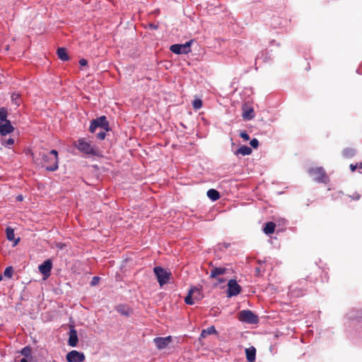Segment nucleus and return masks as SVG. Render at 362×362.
Returning <instances> with one entry per match:
<instances>
[{
    "mask_svg": "<svg viewBox=\"0 0 362 362\" xmlns=\"http://www.w3.org/2000/svg\"><path fill=\"white\" fill-rule=\"evenodd\" d=\"M37 160H42V165L45 167L48 171H55L58 168V152L56 150H52L49 152H39Z\"/></svg>",
    "mask_w": 362,
    "mask_h": 362,
    "instance_id": "obj_1",
    "label": "nucleus"
},
{
    "mask_svg": "<svg viewBox=\"0 0 362 362\" xmlns=\"http://www.w3.org/2000/svg\"><path fill=\"white\" fill-rule=\"evenodd\" d=\"M308 173L317 182L327 183L329 182V177L322 167L310 168Z\"/></svg>",
    "mask_w": 362,
    "mask_h": 362,
    "instance_id": "obj_2",
    "label": "nucleus"
},
{
    "mask_svg": "<svg viewBox=\"0 0 362 362\" xmlns=\"http://www.w3.org/2000/svg\"><path fill=\"white\" fill-rule=\"evenodd\" d=\"M75 146L82 153L95 156L97 154V150L90 144V141H87L86 139H79L75 141Z\"/></svg>",
    "mask_w": 362,
    "mask_h": 362,
    "instance_id": "obj_3",
    "label": "nucleus"
},
{
    "mask_svg": "<svg viewBox=\"0 0 362 362\" xmlns=\"http://www.w3.org/2000/svg\"><path fill=\"white\" fill-rule=\"evenodd\" d=\"M153 272L156 276L157 280L160 286H161L167 284L172 276L170 272H168L160 267H154Z\"/></svg>",
    "mask_w": 362,
    "mask_h": 362,
    "instance_id": "obj_4",
    "label": "nucleus"
},
{
    "mask_svg": "<svg viewBox=\"0 0 362 362\" xmlns=\"http://www.w3.org/2000/svg\"><path fill=\"white\" fill-rule=\"evenodd\" d=\"M98 127H100L105 131L110 130L109 122L105 116H101L92 120L89 127V131L91 133H94Z\"/></svg>",
    "mask_w": 362,
    "mask_h": 362,
    "instance_id": "obj_5",
    "label": "nucleus"
},
{
    "mask_svg": "<svg viewBox=\"0 0 362 362\" xmlns=\"http://www.w3.org/2000/svg\"><path fill=\"white\" fill-rule=\"evenodd\" d=\"M239 320L249 324H256L259 322L258 317L250 310H243L239 313Z\"/></svg>",
    "mask_w": 362,
    "mask_h": 362,
    "instance_id": "obj_6",
    "label": "nucleus"
},
{
    "mask_svg": "<svg viewBox=\"0 0 362 362\" xmlns=\"http://www.w3.org/2000/svg\"><path fill=\"white\" fill-rule=\"evenodd\" d=\"M202 298V294L200 289L197 287L192 288L187 296L185 298V302L188 305H193L194 300H200Z\"/></svg>",
    "mask_w": 362,
    "mask_h": 362,
    "instance_id": "obj_7",
    "label": "nucleus"
},
{
    "mask_svg": "<svg viewBox=\"0 0 362 362\" xmlns=\"http://www.w3.org/2000/svg\"><path fill=\"white\" fill-rule=\"evenodd\" d=\"M192 41L190 40L189 42H185V44L180 45V44H175L170 46V50L177 54H188L191 52V45Z\"/></svg>",
    "mask_w": 362,
    "mask_h": 362,
    "instance_id": "obj_8",
    "label": "nucleus"
},
{
    "mask_svg": "<svg viewBox=\"0 0 362 362\" xmlns=\"http://www.w3.org/2000/svg\"><path fill=\"white\" fill-rule=\"evenodd\" d=\"M241 291L240 286L237 283L236 280L230 279L228 283L227 296L228 297L238 295Z\"/></svg>",
    "mask_w": 362,
    "mask_h": 362,
    "instance_id": "obj_9",
    "label": "nucleus"
},
{
    "mask_svg": "<svg viewBox=\"0 0 362 362\" xmlns=\"http://www.w3.org/2000/svg\"><path fill=\"white\" fill-rule=\"evenodd\" d=\"M68 362H83L85 360V355L76 350L69 351L66 356Z\"/></svg>",
    "mask_w": 362,
    "mask_h": 362,
    "instance_id": "obj_10",
    "label": "nucleus"
},
{
    "mask_svg": "<svg viewBox=\"0 0 362 362\" xmlns=\"http://www.w3.org/2000/svg\"><path fill=\"white\" fill-rule=\"evenodd\" d=\"M227 269L226 267H214L211 271L209 277L211 279H216L220 283L224 282V280L219 279L218 276L226 274Z\"/></svg>",
    "mask_w": 362,
    "mask_h": 362,
    "instance_id": "obj_11",
    "label": "nucleus"
},
{
    "mask_svg": "<svg viewBox=\"0 0 362 362\" xmlns=\"http://www.w3.org/2000/svg\"><path fill=\"white\" fill-rule=\"evenodd\" d=\"M172 341L170 336L166 337H156L153 339V341L158 349H163L165 348Z\"/></svg>",
    "mask_w": 362,
    "mask_h": 362,
    "instance_id": "obj_12",
    "label": "nucleus"
},
{
    "mask_svg": "<svg viewBox=\"0 0 362 362\" xmlns=\"http://www.w3.org/2000/svg\"><path fill=\"white\" fill-rule=\"evenodd\" d=\"M52 268V262L51 259H47L39 266L40 272L44 276H49Z\"/></svg>",
    "mask_w": 362,
    "mask_h": 362,
    "instance_id": "obj_13",
    "label": "nucleus"
},
{
    "mask_svg": "<svg viewBox=\"0 0 362 362\" xmlns=\"http://www.w3.org/2000/svg\"><path fill=\"white\" fill-rule=\"evenodd\" d=\"M78 335L77 332L74 329H71L69 331V337L68 340V344L70 346L75 347L78 343Z\"/></svg>",
    "mask_w": 362,
    "mask_h": 362,
    "instance_id": "obj_14",
    "label": "nucleus"
},
{
    "mask_svg": "<svg viewBox=\"0 0 362 362\" xmlns=\"http://www.w3.org/2000/svg\"><path fill=\"white\" fill-rule=\"evenodd\" d=\"M115 310L117 313L127 317H129L132 314V310L129 306L125 305H118Z\"/></svg>",
    "mask_w": 362,
    "mask_h": 362,
    "instance_id": "obj_15",
    "label": "nucleus"
},
{
    "mask_svg": "<svg viewBox=\"0 0 362 362\" xmlns=\"http://www.w3.org/2000/svg\"><path fill=\"white\" fill-rule=\"evenodd\" d=\"M246 358L248 362H254L256 358V349L254 346L245 349Z\"/></svg>",
    "mask_w": 362,
    "mask_h": 362,
    "instance_id": "obj_16",
    "label": "nucleus"
},
{
    "mask_svg": "<svg viewBox=\"0 0 362 362\" xmlns=\"http://www.w3.org/2000/svg\"><path fill=\"white\" fill-rule=\"evenodd\" d=\"M6 238L8 240H14V245H16L20 241V238L15 239L14 230L13 228L8 227L6 229Z\"/></svg>",
    "mask_w": 362,
    "mask_h": 362,
    "instance_id": "obj_17",
    "label": "nucleus"
},
{
    "mask_svg": "<svg viewBox=\"0 0 362 362\" xmlns=\"http://www.w3.org/2000/svg\"><path fill=\"white\" fill-rule=\"evenodd\" d=\"M243 117L245 120H250L255 117L254 110L252 107H243V112L242 115Z\"/></svg>",
    "mask_w": 362,
    "mask_h": 362,
    "instance_id": "obj_18",
    "label": "nucleus"
},
{
    "mask_svg": "<svg viewBox=\"0 0 362 362\" xmlns=\"http://www.w3.org/2000/svg\"><path fill=\"white\" fill-rule=\"evenodd\" d=\"M252 153V149L247 146H241L235 153V155L241 154L248 156Z\"/></svg>",
    "mask_w": 362,
    "mask_h": 362,
    "instance_id": "obj_19",
    "label": "nucleus"
},
{
    "mask_svg": "<svg viewBox=\"0 0 362 362\" xmlns=\"http://www.w3.org/2000/svg\"><path fill=\"white\" fill-rule=\"evenodd\" d=\"M276 224L274 222H267L263 229L264 233L267 235H270L274 233Z\"/></svg>",
    "mask_w": 362,
    "mask_h": 362,
    "instance_id": "obj_20",
    "label": "nucleus"
},
{
    "mask_svg": "<svg viewBox=\"0 0 362 362\" xmlns=\"http://www.w3.org/2000/svg\"><path fill=\"white\" fill-rule=\"evenodd\" d=\"M57 56L62 61H68L69 59V57L66 52V49L64 47H59L57 49Z\"/></svg>",
    "mask_w": 362,
    "mask_h": 362,
    "instance_id": "obj_21",
    "label": "nucleus"
},
{
    "mask_svg": "<svg viewBox=\"0 0 362 362\" xmlns=\"http://www.w3.org/2000/svg\"><path fill=\"white\" fill-rule=\"evenodd\" d=\"M207 196L209 199H211L212 201H216L220 198V194L219 192L214 189H210L207 191Z\"/></svg>",
    "mask_w": 362,
    "mask_h": 362,
    "instance_id": "obj_22",
    "label": "nucleus"
},
{
    "mask_svg": "<svg viewBox=\"0 0 362 362\" xmlns=\"http://www.w3.org/2000/svg\"><path fill=\"white\" fill-rule=\"evenodd\" d=\"M216 334V330L214 326H211L206 329H203L201 333V337H206L207 335Z\"/></svg>",
    "mask_w": 362,
    "mask_h": 362,
    "instance_id": "obj_23",
    "label": "nucleus"
},
{
    "mask_svg": "<svg viewBox=\"0 0 362 362\" xmlns=\"http://www.w3.org/2000/svg\"><path fill=\"white\" fill-rule=\"evenodd\" d=\"M11 100L15 105L18 106L21 104L20 95L18 93H13L11 95Z\"/></svg>",
    "mask_w": 362,
    "mask_h": 362,
    "instance_id": "obj_24",
    "label": "nucleus"
},
{
    "mask_svg": "<svg viewBox=\"0 0 362 362\" xmlns=\"http://www.w3.org/2000/svg\"><path fill=\"white\" fill-rule=\"evenodd\" d=\"M6 117H7V110H6V109L4 108V107H1L0 108V120L1 122L8 121L6 119Z\"/></svg>",
    "mask_w": 362,
    "mask_h": 362,
    "instance_id": "obj_25",
    "label": "nucleus"
},
{
    "mask_svg": "<svg viewBox=\"0 0 362 362\" xmlns=\"http://www.w3.org/2000/svg\"><path fill=\"white\" fill-rule=\"evenodd\" d=\"M13 274V269L12 267H6L4 272V276H6L8 279L12 277Z\"/></svg>",
    "mask_w": 362,
    "mask_h": 362,
    "instance_id": "obj_26",
    "label": "nucleus"
},
{
    "mask_svg": "<svg viewBox=\"0 0 362 362\" xmlns=\"http://www.w3.org/2000/svg\"><path fill=\"white\" fill-rule=\"evenodd\" d=\"M193 108L195 110H199L202 106V101L201 99H196L192 103Z\"/></svg>",
    "mask_w": 362,
    "mask_h": 362,
    "instance_id": "obj_27",
    "label": "nucleus"
},
{
    "mask_svg": "<svg viewBox=\"0 0 362 362\" xmlns=\"http://www.w3.org/2000/svg\"><path fill=\"white\" fill-rule=\"evenodd\" d=\"M14 144V139L12 138H9L8 139L2 140V144L6 147H9Z\"/></svg>",
    "mask_w": 362,
    "mask_h": 362,
    "instance_id": "obj_28",
    "label": "nucleus"
},
{
    "mask_svg": "<svg viewBox=\"0 0 362 362\" xmlns=\"http://www.w3.org/2000/svg\"><path fill=\"white\" fill-rule=\"evenodd\" d=\"M21 353L22 355L25 356V357H28L30 355L31 349L30 347L25 346L21 350Z\"/></svg>",
    "mask_w": 362,
    "mask_h": 362,
    "instance_id": "obj_29",
    "label": "nucleus"
},
{
    "mask_svg": "<svg viewBox=\"0 0 362 362\" xmlns=\"http://www.w3.org/2000/svg\"><path fill=\"white\" fill-rule=\"evenodd\" d=\"M106 132L107 131H105L103 129V131L100 132L99 133L97 134V138L100 140H103L105 139V136H106Z\"/></svg>",
    "mask_w": 362,
    "mask_h": 362,
    "instance_id": "obj_30",
    "label": "nucleus"
},
{
    "mask_svg": "<svg viewBox=\"0 0 362 362\" xmlns=\"http://www.w3.org/2000/svg\"><path fill=\"white\" fill-rule=\"evenodd\" d=\"M240 136L243 138L245 141H248L250 139V136L245 131L241 132L240 133Z\"/></svg>",
    "mask_w": 362,
    "mask_h": 362,
    "instance_id": "obj_31",
    "label": "nucleus"
},
{
    "mask_svg": "<svg viewBox=\"0 0 362 362\" xmlns=\"http://www.w3.org/2000/svg\"><path fill=\"white\" fill-rule=\"evenodd\" d=\"M250 144L255 148H257L258 146H259V141L257 139H252L250 142Z\"/></svg>",
    "mask_w": 362,
    "mask_h": 362,
    "instance_id": "obj_32",
    "label": "nucleus"
},
{
    "mask_svg": "<svg viewBox=\"0 0 362 362\" xmlns=\"http://www.w3.org/2000/svg\"><path fill=\"white\" fill-rule=\"evenodd\" d=\"M79 64L83 66H86L88 64V62L85 59H81L79 60Z\"/></svg>",
    "mask_w": 362,
    "mask_h": 362,
    "instance_id": "obj_33",
    "label": "nucleus"
},
{
    "mask_svg": "<svg viewBox=\"0 0 362 362\" xmlns=\"http://www.w3.org/2000/svg\"><path fill=\"white\" fill-rule=\"evenodd\" d=\"M98 280H99V278H98V277H97V276H94V277L93 278L92 281H91V284H92V285H95V284H96V283L98 281Z\"/></svg>",
    "mask_w": 362,
    "mask_h": 362,
    "instance_id": "obj_34",
    "label": "nucleus"
},
{
    "mask_svg": "<svg viewBox=\"0 0 362 362\" xmlns=\"http://www.w3.org/2000/svg\"><path fill=\"white\" fill-rule=\"evenodd\" d=\"M149 28H151V29H154V30H156L158 29V25H156V24H153V23H150L148 25Z\"/></svg>",
    "mask_w": 362,
    "mask_h": 362,
    "instance_id": "obj_35",
    "label": "nucleus"
},
{
    "mask_svg": "<svg viewBox=\"0 0 362 362\" xmlns=\"http://www.w3.org/2000/svg\"><path fill=\"white\" fill-rule=\"evenodd\" d=\"M357 168H358V164H356V165L351 164L350 165V168L352 172L355 171Z\"/></svg>",
    "mask_w": 362,
    "mask_h": 362,
    "instance_id": "obj_36",
    "label": "nucleus"
},
{
    "mask_svg": "<svg viewBox=\"0 0 362 362\" xmlns=\"http://www.w3.org/2000/svg\"><path fill=\"white\" fill-rule=\"evenodd\" d=\"M21 362H28L27 359L23 358L21 360Z\"/></svg>",
    "mask_w": 362,
    "mask_h": 362,
    "instance_id": "obj_37",
    "label": "nucleus"
},
{
    "mask_svg": "<svg viewBox=\"0 0 362 362\" xmlns=\"http://www.w3.org/2000/svg\"><path fill=\"white\" fill-rule=\"evenodd\" d=\"M358 168H361V169L362 168V163L359 164Z\"/></svg>",
    "mask_w": 362,
    "mask_h": 362,
    "instance_id": "obj_38",
    "label": "nucleus"
}]
</instances>
